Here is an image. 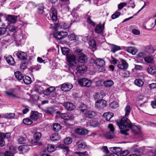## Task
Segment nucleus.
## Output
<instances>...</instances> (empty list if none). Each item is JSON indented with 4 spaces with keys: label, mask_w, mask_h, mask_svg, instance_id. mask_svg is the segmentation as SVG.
Returning a JSON list of instances; mask_svg holds the SVG:
<instances>
[{
    "label": "nucleus",
    "mask_w": 156,
    "mask_h": 156,
    "mask_svg": "<svg viewBox=\"0 0 156 156\" xmlns=\"http://www.w3.org/2000/svg\"><path fill=\"white\" fill-rule=\"evenodd\" d=\"M116 122L121 129V132L122 134L128 135L127 132L129 131V129L135 134L139 133V132L135 129V127L137 129L136 126H133L131 121L126 117H123L121 119L116 120Z\"/></svg>",
    "instance_id": "f257e3e1"
},
{
    "label": "nucleus",
    "mask_w": 156,
    "mask_h": 156,
    "mask_svg": "<svg viewBox=\"0 0 156 156\" xmlns=\"http://www.w3.org/2000/svg\"><path fill=\"white\" fill-rule=\"evenodd\" d=\"M67 61L68 63L69 69L70 72L76 70V67L77 66L76 62V56L74 55L69 54L66 56Z\"/></svg>",
    "instance_id": "f03ea898"
},
{
    "label": "nucleus",
    "mask_w": 156,
    "mask_h": 156,
    "mask_svg": "<svg viewBox=\"0 0 156 156\" xmlns=\"http://www.w3.org/2000/svg\"><path fill=\"white\" fill-rule=\"evenodd\" d=\"M108 128L110 129V131L112 132H106L104 134V136L107 139H112L114 137V134L113 132L115 130V128L113 127V125L109 124L108 126Z\"/></svg>",
    "instance_id": "7ed1b4c3"
},
{
    "label": "nucleus",
    "mask_w": 156,
    "mask_h": 156,
    "mask_svg": "<svg viewBox=\"0 0 156 156\" xmlns=\"http://www.w3.org/2000/svg\"><path fill=\"white\" fill-rule=\"evenodd\" d=\"M55 90V87H51L47 88L45 90H44V94L46 96H49L50 98L55 97L56 95L54 92Z\"/></svg>",
    "instance_id": "20e7f679"
},
{
    "label": "nucleus",
    "mask_w": 156,
    "mask_h": 156,
    "mask_svg": "<svg viewBox=\"0 0 156 156\" xmlns=\"http://www.w3.org/2000/svg\"><path fill=\"white\" fill-rule=\"evenodd\" d=\"M78 83L80 85L83 87H90L92 84V82L86 78L80 79L78 80Z\"/></svg>",
    "instance_id": "39448f33"
},
{
    "label": "nucleus",
    "mask_w": 156,
    "mask_h": 156,
    "mask_svg": "<svg viewBox=\"0 0 156 156\" xmlns=\"http://www.w3.org/2000/svg\"><path fill=\"white\" fill-rule=\"evenodd\" d=\"M107 105V101L102 99L98 100L95 104L96 108L99 109L104 108Z\"/></svg>",
    "instance_id": "423d86ee"
},
{
    "label": "nucleus",
    "mask_w": 156,
    "mask_h": 156,
    "mask_svg": "<svg viewBox=\"0 0 156 156\" xmlns=\"http://www.w3.org/2000/svg\"><path fill=\"white\" fill-rule=\"evenodd\" d=\"M73 87V85L70 83H66L62 84L61 89L63 91L66 92L69 91Z\"/></svg>",
    "instance_id": "0eeeda50"
},
{
    "label": "nucleus",
    "mask_w": 156,
    "mask_h": 156,
    "mask_svg": "<svg viewBox=\"0 0 156 156\" xmlns=\"http://www.w3.org/2000/svg\"><path fill=\"white\" fill-rule=\"evenodd\" d=\"M83 115L86 118L91 119L96 115L97 113L94 111L87 110Z\"/></svg>",
    "instance_id": "6e6552de"
},
{
    "label": "nucleus",
    "mask_w": 156,
    "mask_h": 156,
    "mask_svg": "<svg viewBox=\"0 0 156 156\" xmlns=\"http://www.w3.org/2000/svg\"><path fill=\"white\" fill-rule=\"evenodd\" d=\"M94 63L96 66L102 67L105 63L104 60L101 58H96L93 60Z\"/></svg>",
    "instance_id": "1a4fd4ad"
},
{
    "label": "nucleus",
    "mask_w": 156,
    "mask_h": 156,
    "mask_svg": "<svg viewBox=\"0 0 156 156\" xmlns=\"http://www.w3.org/2000/svg\"><path fill=\"white\" fill-rule=\"evenodd\" d=\"M9 133H0V146H3L5 144L4 139H7L9 137Z\"/></svg>",
    "instance_id": "9d476101"
},
{
    "label": "nucleus",
    "mask_w": 156,
    "mask_h": 156,
    "mask_svg": "<svg viewBox=\"0 0 156 156\" xmlns=\"http://www.w3.org/2000/svg\"><path fill=\"white\" fill-rule=\"evenodd\" d=\"M128 65L126 62L124 60L122 59L117 65V67L120 69H126L128 68Z\"/></svg>",
    "instance_id": "9b49d317"
},
{
    "label": "nucleus",
    "mask_w": 156,
    "mask_h": 156,
    "mask_svg": "<svg viewBox=\"0 0 156 156\" xmlns=\"http://www.w3.org/2000/svg\"><path fill=\"white\" fill-rule=\"evenodd\" d=\"M16 55L18 58L20 60H25L27 59V55L24 52L19 51L16 54Z\"/></svg>",
    "instance_id": "f8f14e48"
},
{
    "label": "nucleus",
    "mask_w": 156,
    "mask_h": 156,
    "mask_svg": "<svg viewBox=\"0 0 156 156\" xmlns=\"http://www.w3.org/2000/svg\"><path fill=\"white\" fill-rule=\"evenodd\" d=\"M87 70V67L84 65H82L81 66H79L77 67H76V70L80 74V75L83 74Z\"/></svg>",
    "instance_id": "ddd939ff"
},
{
    "label": "nucleus",
    "mask_w": 156,
    "mask_h": 156,
    "mask_svg": "<svg viewBox=\"0 0 156 156\" xmlns=\"http://www.w3.org/2000/svg\"><path fill=\"white\" fill-rule=\"evenodd\" d=\"M78 61L81 63H84L86 62L88 60L87 57L84 53H81L78 55Z\"/></svg>",
    "instance_id": "4468645a"
},
{
    "label": "nucleus",
    "mask_w": 156,
    "mask_h": 156,
    "mask_svg": "<svg viewBox=\"0 0 156 156\" xmlns=\"http://www.w3.org/2000/svg\"><path fill=\"white\" fill-rule=\"evenodd\" d=\"M75 133L79 135H84L88 134V131L82 128H77L75 130Z\"/></svg>",
    "instance_id": "2eb2a0df"
},
{
    "label": "nucleus",
    "mask_w": 156,
    "mask_h": 156,
    "mask_svg": "<svg viewBox=\"0 0 156 156\" xmlns=\"http://www.w3.org/2000/svg\"><path fill=\"white\" fill-rule=\"evenodd\" d=\"M104 29V23L103 24L100 23L96 26L95 29V32L97 34H100L103 32Z\"/></svg>",
    "instance_id": "dca6fc26"
},
{
    "label": "nucleus",
    "mask_w": 156,
    "mask_h": 156,
    "mask_svg": "<svg viewBox=\"0 0 156 156\" xmlns=\"http://www.w3.org/2000/svg\"><path fill=\"white\" fill-rule=\"evenodd\" d=\"M18 150L22 153H26L30 149L29 146L28 145H22L18 147Z\"/></svg>",
    "instance_id": "f3484780"
},
{
    "label": "nucleus",
    "mask_w": 156,
    "mask_h": 156,
    "mask_svg": "<svg viewBox=\"0 0 156 156\" xmlns=\"http://www.w3.org/2000/svg\"><path fill=\"white\" fill-rule=\"evenodd\" d=\"M63 106L67 110H72L74 109V105L70 102H66L63 103Z\"/></svg>",
    "instance_id": "a211bd4d"
},
{
    "label": "nucleus",
    "mask_w": 156,
    "mask_h": 156,
    "mask_svg": "<svg viewBox=\"0 0 156 156\" xmlns=\"http://www.w3.org/2000/svg\"><path fill=\"white\" fill-rule=\"evenodd\" d=\"M41 136V134L40 133L37 132L34 134V139L36 140V141L34 142V144L35 145H40L41 144V143L37 141L40 140Z\"/></svg>",
    "instance_id": "6ab92c4d"
},
{
    "label": "nucleus",
    "mask_w": 156,
    "mask_h": 156,
    "mask_svg": "<svg viewBox=\"0 0 156 156\" xmlns=\"http://www.w3.org/2000/svg\"><path fill=\"white\" fill-rule=\"evenodd\" d=\"M17 18V16L9 15L7 17L6 20L9 23H14L16 22Z\"/></svg>",
    "instance_id": "aec40b11"
},
{
    "label": "nucleus",
    "mask_w": 156,
    "mask_h": 156,
    "mask_svg": "<svg viewBox=\"0 0 156 156\" xmlns=\"http://www.w3.org/2000/svg\"><path fill=\"white\" fill-rule=\"evenodd\" d=\"M76 145L78 148L80 150L85 149L87 147L85 143L81 140H78L76 142Z\"/></svg>",
    "instance_id": "412c9836"
},
{
    "label": "nucleus",
    "mask_w": 156,
    "mask_h": 156,
    "mask_svg": "<svg viewBox=\"0 0 156 156\" xmlns=\"http://www.w3.org/2000/svg\"><path fill=\"white\" fill-rule=\"evenodd\" d=\"M39 117V114L37 112L33 111H31L30 117L32 120H36L38 119Z\"/></svg>",
    "instance_id": "4be33fe9"
},
{
    "label": "nucleus",
    "mask_w": 156,
    "mask_h": 156,
    "mask_svg": "<svg viewBox=\"0 0 156 156\" xmlns=\"http://www.w3.org/2000/svg\"><path fill=\"white\" fill-rule=\"evenodd\" d=\"M114 115V114L110 112L104 113L103 115L106 120L110 122L112 121L111 118Z\"/></svg>",
    "instance_id": "5701e85b"
},
{
    "label": "nucleus",
    "mask_w": 156,
    "mask_h": 156,
    "mask_svg": "<svg viewBox=\"0 0 156 156\" xmlns=\"http://www.w3.org/2000/svg\"><path fill=\"white\" fill-rule=\"evenodd\" d=\"M31 78L30 77L28 76H24L22 81L21 82L22 83H23V82L26 84L28 85L31 83Z\"/></svg>",
    "instance_id": "b1692460"
},
{
    "label": "nucleus",
    "mask_w": 156,
    "mask_h": 156,
    "mask_svg": "<svg viewBox=\"0 0 156 156\" xmlns=\"http://www.w3.org/2000/svg\"><path fill=\"white\" fill-rule=\"evenodd\" d=\"M34 90L40 94L43 93L44 89L40 85L36 84L35 85L34 88Z\"/></svg>",
    "instance_id": "393cba45"
},
{
    "label": "nucleus",
    "mask_w": 156,
    "mask_h": 156,
    "mask_svg": "<svg viewBox=\"0 0 156 156\" xmlns=\"http://www.w3.org/2000/svg\"><path fill=\"white\" fill-rule=\"evenodd\" d=\"M58 27H59L62 29H67L69 28V25L65 23H62V24H55V28H57Z\"/></svg>",
    "instance_id": "a878e982"
},
{
    "label": "nucleus",
    "mask_w": 156,
    "mask_h": 156,
    "mask_svg": "<svg viewBox=\"0 0 156 156\" xmlns=\"http://www.w3.org/2000/svg\"><path fill=\"white\" fill-rule=\"evenodd\" d=\"M5 59L8 64L10 65L13 66L15 63L13 58L11 55L6 57Z\"/></svg>",
    "instance_id": "bb28decb"
},
{
    "label": "nucleus",
    "mask_w": 156,
    "mask_h": 156,
    "mask_svg": "<svg viewBox=\"0 0 156 156\" xmlns=\"http://www.w3.org/2000/svg\"><path fill=\"white\" fill-rule=\"evenodd\" d=\"M147 72L150 74H154L156 73V67L150 66L147 69Z\"/></svg>",
    "instance_id": "cd10ccee"
},
{
    "label": "nucleus",
    "mask_w": 156,
    "mask_h": 156,
    "mask_svg": "<svg viewBox=\"0 0 156 156\" xmlns=\"http://www.w3.org/2000/svg\"><path fill=\"white\" fill-rule=\"evenodd\" d=\"M126 51L134 55L137 51V49L135 48L129 47L127 48Z\"/></svg>",
    "instance_id": "c85d7f7f"
},
{
    "label": "nucleus",
    "mask_w": 156,
    "mask_h": 156,
    "mask_svg": "<svg viewBox=\"0 0 156 156\" xmlns=\"http://www.w3.org/2000/svg\"><path fill=\"white\" fill-rule=\"evenodd\" d=\"M14 74L16 78L19 81H22L24 77L22 73L19 71H17L14 73Z\"/></svg>",
    "instance_id": "c756f323"
},
{
    "label": "nucleus",
    "mask_w": 156,
    "mask_h": 156,
    "mask_svg": "<svg viewBox=\"0 0 156 156\" xmlns=\"http://www.w3.org/2000/svg\"><path fill=\"white\" fill-rule=\"evenodd\" d=\"M86 105L83 103L81 104L79 107V109L82 114H83L87 110Z\"/></svg>",
    "instance_id": "7c9ffc66"
},
{
    "label": "nucleus",
    "mask_w": 156,
    "mask_h": 156,
    "mask_svg": "<svg viewBox=\"0 0 156 156\" xmlns=\"http://www.w3.org/2000/svg\"><path fill=\"white\" fill-rule=\"evenodd\" d=\"M5 92L7 96L10 98H19V97L13 94L12 92L5 91Z\"/></svg>",
    "instance_id": "2f4dec72"
},
{
    "label": "nucleus",
    "mask_w": 156,
    "mask_h": 156,
    "mask_svg": "<svg viewBox=\"0 0 156 156\" xmlns=\"http://www.w3.org/2000/svg\"><path fill=\"white\" fill-rule=\"evenodd\" d=\"M121 49L120 46L116 45L114 44H112L111 46V51L113 53H115L117 51Z\"/></svg>",
    "instance_id": "473e14b6"
},
{
    "label": "nucleus",
    "mask_w": 156,
    "mask_h": 156,
    "mask_svg": "<svg viewBox=\"0 0 156 156\" xmlns=\"http://www.w3.org/2000/svg\"><path fill=\"white\" fill-rule=\"evenodd\" d=\"M57 147L62 149L64 152L67 153L69 151L67 146L64 144H60L58 145Z\"/></svg>",
    "instance_id": "72a5a7b5"
},
{
    "label": "nucleus",
    "mask_w": 156,
    "mask_h": 156,
    "mask_svg": "<svg viewBox=\"0 0 156 156\" xmlns=\"http://www.w3.org/2000/svg\"><path fill=\"white\" fill-rule=\"evenodd\" d=\"M50 139L52 141H57L60 139V137L58 133H55L51 135Z\"/></svg>",
    "instance_id": "f704fd0d"
},
{
    "label": "nucleus",
    "mask_w": 156,
    "mask_h": 156,
    "mask_svg": "<svg viewBox=\"0 0 156 156\" xmlns=\"http://www.w3.org/2000/svg\"><path fill=\"white\" fill-rule=\"evenodd\" d=\"M104 84L106 87H110L114 84V82L111 80H108L104 82Z\"/></svg>",
    "instance_id": "c9c22d12"
},
{
    "label": "nucleus",
    "mask_w": 156,
    "mask_h": 156,
    "mask_svg": "<svg viewBox=\"0 0 156 156\" xmlns=\"http://www.w3.org/2000/svg\"><path fill=\"white\" fill-rule=\"evenodd\" d=\"M62 128L61 126L58 123H55L53 124V129L56 132H58Z\"/></svg>",
    "instance_id": "e433bc0d"
},
{
    "label": "nucleus",
    "mask_w": 156,
    "mask_h": 156,
    "mask_svg": "<svg viewBox=\"0 0 156 156\" xmlns=\"http://www.w3.org/2000/svg\"><path fill=\"white\" fill-rule=\"evenodd\" d=\"M145 61L148 63H151L153 61V57L152 56H148L144 58Z\"/></svg>",
    "instance_id": "4c0bfd02"
},
{
    "label": "nucleus",
    "mask_w": 156,
    "mask_h": 156,
    "mask_svg": "<svg viewBox=\"0 0 156 156\" xmlns=\"http://www.w3.org/2000/svg\"><path fill=\"white\" fill-rule=\"evenodd\" d=\"M62 51L63 55H69V52L70 49L69 48H62Z\"/></svg>",
    "instance_id": "58836bf2"
},
{
    "label": "nucleus",
    "mask_w": 156,
    "mask_h": 156,
    "mask_svg": "<svg viewBox=\"0 0 156 156\" xmlns=\"http://www.w3.org/2000/svg\"><path fill=\"white\" fill-rule=\"evenodd\" d=\"M147 106V105L145 104V103H144L140 104L139 106H137V107L138 109L144 112V110L145 109Z\"/></svg>",
    "instance_id": "ea45409f"
},
{
    "label": "nucleus",
    "mask_w": 156,
    "mask_h": 156,
    "mask_svg": "<svg viewBox=\"0 0 156 156\" xmlns=\"http://www.w3.org/2000/svg\"><path fill=\"white\" fill-rule=\"evenodd\" d=\"M134 83L136 85L139 87H141L143 86L144 83L141 80L138 79H136L134 81Z\"/></svg>",
    "instance_id": "a19ab883"
},
{
    "label": "nucleus",
    "mask_w": 156,
    "mask_h": 156,
    "mask_svg": "<svg viewBox=\"0 0 156 156\" xmlns=\"http://www.w3.org/2000/svg\"><path fill=\"white\" fill-rule=\"evenodd\" d=\"M131 111L130 107L129 105H127L125 108V117L128 116L129 115Z\"/></svg>",
    "instance_id": "79ce46f5"
},
{
    "label": "nucleus",
    "mask_w": 156,
    "mask_h": 156,
    "mask_svg": "<svg viewBox=\"0 0 156 156\" xmlns=\"http://www.w3.org/2000/svg\"><path fill=\"white\" fill-rule=\"evenodd\" d=\"M110 107L112 109H115L119 107L118 103L115 101H113L109 104Z\"/></svg>",
    "instance_id": "37998d69"
},
{
    "label": "nucleus",
    "mask_w": 156,
    "mask_h": 156,
    "mask_svg": "<svg viewBox=\"0 0 156 156\" xmlns=\"http://www.w3.org/2000/svg\"><path fill=\"white\" fill-rule=\"evenodd\" d=\"M47 150L49 152H51L55 150L54 145L52 144H48L47 147Z\"/></svg>",
    "instance_id": "c03bdc74"
},
{
    "label": "nucleus",
    "mask_w": 156,
    "mask_h": 156,
    "mask_svg": "<svg viewBox=\"0 0 156 156\" xmlns=\"http://www.w3.org/2000/svg\"><path fill=\"white\" fill-rule=\"evenodd\" d=\"M73 140L70 137H67L64 140V143L65 144H70L72 142Z\"/></svg>",
    "instance_id": "a18cd8bd"
},
{
    "label": "nucleus",
    "mask_w": 156,
    "mask_h": 156,
    "mask_svg": "<svg viewBox=\"0 0 156 156\" xmlns=\"http://www.w3.org/2000/svg\"><path fill=\"white\" fill-rule=\"evenodd\" d=\"M53 35L54 38L56 39L60 40L62 39L59 32L53 34Z\"/></svg>",
    "instance_id": "49530a36"
},
{
    "label": "nucleus",
    "mask_w": 156,
    "mask_h": 156,
    "mask_svg": "<svg viewBox=\"0 0 156 156\" xmlns=\"http://www.w3.org/2000/svg\"><path fill=\"white\" fill-rule=\"evenodd\" d=\"M23 122L26 125H28L31 124L32 123V121L29 118H27L23 119Z\"/></svg>",
    "instance_id": "de8ad7c7"
},
{
    "label": "nucleus",
    "mask_w": 156,
    "mask_h": 156,
    "mask_svg": "<svg viewBox=\"0 0 156 156\" xmlns=\"http://www.w3.org/2000/svg\"><path fill=\"white\" fill-rule=\"evenodd\" d=\"M15 116L14 113H7L4 115V117L10 119L13 118Z\"/></svg>",
    "instance_id": "09e8293b"
},
{
    "label": "nucleus",
    "mask_w": 156,
    "mask_h": 156,
    "mask_svg": "<svg viewBox=\"0 0 156 156\" xmlns=\"http://www.w3.org/2000/svg\"><path fill=\"white\" fill-rule=\"evenodd\" d=\"M121 15L120 12L116 11L114 14H113L111 16L112 18V19H115L118 18Z\"/></svg>",
    "instance_id": "8fccbe9b"
},
{
    "label": "nucleus",
    "mask_w": 156,
    "mask_h": 156,
    "mask_svg": "<svg viewBox=\"0 0 156 156\" xmlns=\"http://www.w3.org/2000/svg\"><path fill=\"white\" fill-rule=\"evenodd\" d=\"M22 106L24 108V109L22 110V113L23 114H26L29 111V107L28 106H26L24 105H23Z\"/></svg>",
    "instance_id": "3c124183"
},
{
    "label": "nucleus",
    "mask_w": 156,
    "mask_h": 156,
    "mask_svg": "<svg viewBox=\"0 0 156 156\" xmlns=\"http://www.w3.org/2000/svg\"><path fill=\"white\" fill-rule=\"evenodd\" d=\"M127 5L128 7H131L133 8H134L135 6L134 2L132 0L128 1Z\"/></svg>",
    "instance_id": "603ef678"
},
{
    "label": "nucleus",
    "mask_w": 156,
    "mask_h": 156,
    "mask_svg": "<svg viewBox=\"0 0 156 156\" xmlns=\"http://www.w3.org/2000/svg\"><path fill=\"white\" fill-rule=\"evenodd\" d=\"M90 125L93 127H96L98 125V122L95 120H92L90 122Z\"/></svg>",
    "instance_id": "864d4df0"
},
{
    "label": "nucleus",
    "mask_w": 156,
    "mask_h": 156,
    "mask_svg": "<svg viewBox=\"0 0 156 156\" xmlns=\"http://www.w3.org/2000/svg\"><path fill=\"white\" fill-rule=\"evenodd\" d=\"M89 46L93 48H95L96 46V43L95 41L93 39H92L89 42Z\"/></svg>",
    "instance_id": "5fc2aeb1"
},
{
    "label": "nucleus",
    "mask_w": 156,
    "mask_h": 156,
    "mask_svg": "<svg viewBox=\"0 0 156 156\" xmlns=\"http://www.w3.org/2000/svg\"><path fill=\"white\" fill-rule=\"evenodd\" d=\"M76 37L74 34L72 33L68 36V38L69 40L73 41L76 40Z\"/></svg>",
    "instance_id": "6e6d98bb"
},
{
    "label": "nucleus",
    "mask_w": 156,
    "mask_h": 156,
    "mask_svg": "<svg viewBox=\"0 0 156 156\" xmlns=\"http://www.w3.org/2000/svg\"><path fill=\"white\" fill-rule=\"evenodd\" d=\"M6 29L5 27H0V35L4 34L6 32Z\"/></svg>",
    "instance_id": "4d7b16f0"
},
{
    "label": "nucleus",
    "mask_w": 156,
    "mask_h": 156,
    "mask_svg": "<svg viewBox=\"0 0 156 156\" xmlns=\"http://www.w3.org/2000/svg\"><path fill=\"white\" fill-rule=\"evenodd\" d=\"M26 139L24 137L22 136L19 137L18 139V142L20 144L24 143Z\"/></svg>",
    "instance_id": "13d9d810"
},
{
    "label": "nucleus",
    "mask_w": 156,
    "mask_h": 156,
    "mask_svg": "<svg viewBox=\"0 0 156 156\" xmlns=\"http://www.w3.org/2000/svg\"><path fill=\"white\" fill-rule=\"evenodd\" d=\"M54 112V108L52 107L48 108L46 111V112L49 114H52Z\"/></svg>",
    "instance_id": "bf43d9fd"
},
{
    "label": "nucleus",
    "mask_w": 156,
    "mask_h": 156,
    "mask_svg": "<svg viewBox=\"0 0 156 156\" xmlns=\"http://www.w3.org/2000/svg\"><path fill=\"white\" fill-rule=\"evenodd\" d=\"M10 151L12 153L15 154L16 152L17 148L16 147H14L13 146H11L9 147Z\"/></svg>",
    "instance_id": "052dcab7"
},
{
    "label": "nucleus",
    "mask_w": 156,
    "mask_h": 156,
    "mask_svg": "<svg viewBox=\"0 0 156 156\" xmlns=\"http://www.w3.org/2000/svg\"><path fill=\"white\" fill-rule=\"evenodd\" d=\"M112 148H113V150L115 151L114 152L117 154L120 152L122 150V148L120 147H112Z\"/></svg>",
    "instance_id": "680f3d73"
},
{
    "label": "nucleus",
    "mask_w": 156,
    "mask_h": 156,
    "mask_svg": "<svg viewBox=\"0 0 156 156\" xmlns=\"http://www.w3.org/2000/svg\"><path fill=\"white\" fill-rule=\"evenodd\" d=\"M50 15H57V12L55 8H51L50 9Z\"/></svg>",
    "instance_id": "e2e57ef3"
},
{
    "label": "nucleus",
    "mask_w": 156,
    "mask_h": 156,
    "mask_svg": "<svg viewBox=\"0 0 156 156\" xmlns=\"http://www.w3.org/2000/svg\"><path fill=\"white\" fill-rule=\"evenodd\" d=\"M129 153L128 150H125L121 151L120 153V155L121 156H126Z\"/></svg>",
    "instance_id": "0e129e2a"
},
{
    "label": "nucleus",
    "mask_w": 156,
    "mask_h": 156,
    "mask_svg": "<svg viewBox=\"0 0 156 156\" xmlns=\"http://www.w3.org/2000/svg\"><path fill=\"white\" fill-rule=\"evenodd\" d=\"M87 23L90 24L92 25L93 26H95V23L91 20L90 17H88L87 19Z\"/></svg>",
    "instance_id": "69168bd1"
},
{
    "label": "nucleus",
    "mask_w": 156,
    "mask_h": 156,
    "mask_svg": "<svg viewBox=\"0 0 156 156\" xmlns=\"http://www.w3.org/2000/svg\"><path fill=\"white\" fill-rule=\"evenodd\" d=\"M44 7L43 6H39L38 8V12L39 14H42L44 12Z\"/></svg>",
    "instance_id": "338daca9"
},
{
    "label": "nucleus",
    "mask_w": 156,
    "mask_h": 156,
    "mask_svg": "<svg viewBox=\"0 0 156 156\" xmlns=\"http://www.w3.org/2000/svg\"><path fill=\"white\" fill-rule=\"evenodd\" d=\"M4 156H14L13 154L10 151H6L4 153Z\"/></svg>",
    "instance_id": "774afa93"
}]
</instances>
